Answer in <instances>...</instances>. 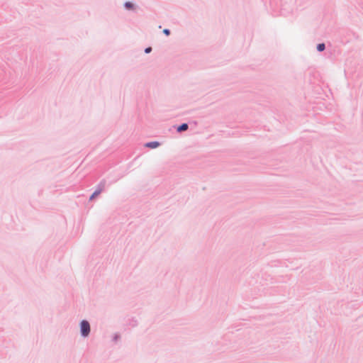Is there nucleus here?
I'll use <instances>...</instances> for the list:
<instances>
[{"mask_svg": "<svg viewBox=\"0 0 363 363\" xmlns=\"http://www.w3.org/2000/svg\"><path fill=\"white\" fill-rule=\"evenodd\" d=\"M163 33H164L165 35H169V33H170L169 30H168V29H164V30H163Z\"/></svg>", "mask_w": 363, "mask_h": 363, "instance_id": "nucleus-6", "label": "nucleus"}, {"mask_svg": "<svg viewBox=\"0 0 363 363\" xmlns=\"http://www.w3.org/2000/svg\"><path fill=\"white\" fill-rule=\"evenodd\" d=\"M151 50H152L151 48H146V49L145 50V52L146 53H149V52H151Z\"/></svg>", "mask_w": 363, "mask_h": 363, "instance_id": "nucleus-7", "label": "nucleus"}, {"mask_svg": "<svg viewBox=\"0 0 363 363\" xmlns=\"http://www.w3.org/2000/svg\"><path fill=\"white\" fill-rule=\"evenodd\" d=\"M145 146L147 147H150V148H156L159 146V143H157V142L148 143L145 145Z\"/></svg>", "mask_w": 363, "mask_h": 363, "instance_id": "nucleus-2", "label": "nucleus"}, {"mask_svg": "<svg viewBox=\"0 0 363 363\" xmlns=\"http://www.w3.org/2000/svg\"><path fill=\"white\" fill-rule=\"evenodd\" d=\"M125 7L127 9H133L134 8V6L131 2L128 1V2H125Z\"/></svg>", "mask_w": 363, "mask_h": 363, "instance_id": "nucleus-4", "label": "nucleus"}, {"mask_svg": "<svg viewBox=\"0 0 363 363\" xmlns=\"http://www.w3.org/2000/svg\"><path fill=\"white\" fill-rule=\"evenodd\" d=\"M90 332V325L86 320H82L81 323V333L84 337L88 336Z\"/></svg>", "mask_w": 363, "mask_h": 363, "instance_id": "nucleus-1", "label": "nucleus"}, {"mask_svg": "<svg viewBox=\"0 0 363 363\" xmlns=\"http://www.w3.org/2000/svg\"><path fill=\"white\" fill-rule=\"evenodd\" d=\"M188 125L186 123H183L180 126L178 127L177 131L181 132L187 130Z\"/></svg>", "mask_w": 363, "mask_h": 363, "instance_id": "nucleus-3", "label": "nucleus"}, {"mask_svg": "<svg viewBox=\"0 0 363 363\" xmlns=\"http://www.w3.org/2000/svg\"><path fill=\"white\" fill-rule=\"evenodd\" d=\"M96 194H97V193H96V192L94 194H93L92 196H91V199H92L94 196H96Z\"/></svg>", "mask_w": 363, "mask_h": 363, "instance_id": "nucleus-8", "label": "nucleus"}, {"mask_svg": "<svg viewBox=\"0 0 363 363\" xmlns=\"http://www.w3.org/2000/svg\"><path fill=\"white\" fill-rule=\"evenodd\" d=\"M317 48L318 51H323L325 49V45L323 43L319 44Z\"/></svg>", "mask_w": 363, "mask_h": 363, "instance_id": "nucleus-5", "label": "nucleus"}]
</instances>
